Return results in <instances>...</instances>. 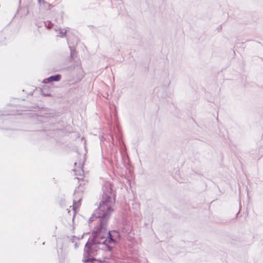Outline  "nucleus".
<instances>
[{
	"label": "nucleus",
	"instance_id": "nucleus-1",
	"mask_svg": "<svg viewBox=\"0 0 263 263\" xmlns=\"http://www.w3.org/2000/svg\"><path fill=\"white\" fill-rule=\"evenodd\" d=\"M103 191L100 206L94 215L89 219V222L95 221L97 225L93 231V238L89 239L85 246V252L88 255L92 253V249L97 247V245L102 246L101 249L107 248L111 250L112 247L109 245L115 244L120 236L118 232H108L107 229V220L113 212L112 206L115 202L111 184L106 182L103 186Z\"/></svg>",
	"mask_w": 263,
	"mask_h": 263
},
{
	"label": "nucleus",
	"instance_id": "nucleus-2",
	"mask_svg": "<svg viewBox=\"0 0 263 263\" xmlns=\"http://www.w3.org/2000/svg\"><path fill=\"white\" fill-rule=\"evenodd\" d=\"M82 183H80L78 187L75 190L74 193V199L73 204V210L76 212V211L78 209L80 205V201L82 199V195L84 191V186L82 185Z\"/></svg>",
	"mask_w": 263,
	"mask_h": 263
},
{
	"label": "nucleus",
	"instance_id": "nucleus-3",
	"mask_svg": "<svg viewBox=\"0 0 263 263\" xmlns=\"http://www.w3.org/2000/svg\"><path fill=\"white\" fill-rule=\"evenodd\" d=\"M39 4L40 10L44 12L46 10H50L52 6L49 3L45 2L44 0H38Z\"/></svg>",
	"mask_w": 263,
	"mask_h": 263
},
{
	"label": "nucleus",
	"instance_id": "nucleus-4",
	"mask_svg": "<svg viewBox=\"0 0 263 263\" xmlns=\"http://www.w3.org/2000/svg\"><path fill=\"white\" fill-rule=\"evenodd\" d=\"M61 76L60 74H57L55 76H52L48 78L45 79L43 81V82L45 83H47L51 82L52 81H59L61 80Z\"/></svg>",
	"mask_w": 263,
	"mask_h": 263
},
{
	"label": "nucleus",
	"instance_id": "nucleus-5",
	"mask_svg": "<svg viewBox=\"0 0 263 263\" xmlns=\"http://www.w3.org/2000/svg\"><path fill=\"white\" fill-rule=\"evenodd\" d=\"M54 30L55 32L57 33V36L62 37L65 36L66 35V33L68 31L67 29L65 28H55Z\"/></svg>",
	"mask_w": 263,
	"mask_h": 263
},
{
	"label": "nucleus",
	"instance_id": "nucleus-6",
	"mask_svg": "<svg viewBox=\"0 0 263 263\" xmlns=\"http://www.w3.org/2000/svg\"><path fill=\"white\" fill-rule=\"evenodd\" d=\"M84 161L81 163V162L79 163V165L80 166V168L79 170H77V169H74L73 171L75 172V175L78 176L82 177L83 175V170H82V166L83 165Z\"/></svg>",
	"mask_w": 263,
	"mask_h": 263
},
{
	"label": "nucleus",
	"instance_id": "nucleus-7",
	"mask_svg": "<svg viewBox=\"0 0 263 263\" xmlns=\"http://www.w3.org/2000/svg\"><path fill=\"white\" fill-rule=\"evenodd\" d=\"M44 24H45V26L47 28V29H50L51 28V27H52L53 26V24L50 22V21H47V22H44Z\"/></svg>",
	"mask_w": 263,
	"mask_h": 263
},
{
	"label": "nucleus",
	"instance_id": "nucleus-8",
	"mask_svg": "<svg viewBox=\"0 0 263 263\" xmlns=\"http://www.w3.org/2000/svg\"><path fill=\"white\" fill-rule=\"evenodd\" d=\"M69 48L70 49V51H71V55L72 56V48L71 47L69 46Z\"/></svg>",
	"mask_w": 263,
	"mask_h": 263
},
{
	"label": "nucleus",
	"instance_id": "nucleus-9",
	"mask_svg": "<svg viewBox=\"0 0 263 263\" xmlns=\"http://www.w3.org/2000/svg\"><path fill=\"white\" fill-rule=\"evenodd\" d=\"M76 179H77V180H80V179H81V178H80L79 177H77L76 178Z\"/></svg>",
	"mask_w": 263,
	"mask_h": 263
},
{
	"label": "nucleus",
	"instance_id": "nucleus-10",
	"mask_svg": "<svg viewBox=\"0 0 263 263\" xmlns=\"http://www.w3.org/2000/svg\"><path fill=\"white\" fill-rule=\"evenodd\" d=\"M74 246L76 248H77L78 247L77 243H75Z\"/></svg>",
	"mask_w": 263,
	"mask_h": 263
},
{
	"label": "nucleus",
	"instance_id": "nucleus-11",
	"mask_svg": "<svg viewBox=\"0 0 263 263\" xmlns=\"http://www.w3.org/2000/svg\"><path fill=\"white\" fill-rule=\"evenodd\" d=\"M74 165H77V162H75V163H74Z\"/></svg>",
	"mask_w": 263,
	"mask_h": 263
},
{
	"label": "nucleus",
	"instance_id": "nucleus-12",
	"mask_svg": "<svg viewBox=\"0 0 263 263\" xmlns=\"http://www.w3.org/2000/svg\"><path fill=\"white\" fill-rule=\"evenodd\" d=\"M69 40L68 39H67V42L69 43Z\"/></svg>",
	"mask_w": 263,
	"mask_h": 263
}]
</instances>
